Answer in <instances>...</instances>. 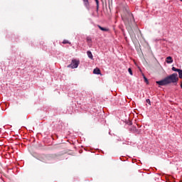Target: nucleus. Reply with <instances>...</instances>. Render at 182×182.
<instances>
[{
  "mask_svg": "<svg viewBox=\"0 0 182 182\" xmlns=\"http://www.w3.org/2000/svg\"><path fill=\"white\" fill-rule=\"evenodd\" d=\"M122 19L124 21L128 32H133V25H134V17L130 13L129 8H125L122 14Z\"/></svg>",
  "mask_w": 182,
  "mask_h": 182,
  "instance_id": "1",
  "label": "nucleus"
},
{
  "mask_svg": "<svg viewBox=\"0 0 182 182\" xmlns=\"http://www.w3.org/2000/svg\"><path fill=\"white\" fill-rule=\"evenodd\" d=\"M177 82H178V75L177 73H173L166 77L164 80L156 81V83L159 86H166V85H170V83L177 85Z\"/></svg>",
  "mask_w": 182,
  "mask_h": 182,
  "instance_id": "2",
  "label": "nucleus"
},
{
  "mask_svg": "<svg viewBox=\"0 0 182 182\" xmlns=\"http://www.w3.org/2000/svg\"><path fill=\"white\" fill-rule=\"evenodd\" d=\"M79 60H73L71 61V63L68 65V68H71V69H76L77 66H79Z\"/></svg>",
  "mask_w": 182,
  "mask_h": 182,
  "instance_id": "3",
  "label": "nucleus"
},
{
  "mask_svg": "<svg viewBox=\"0 0 182 182\" xmlns=\"http://www.w3.org/2000/svg\"><path fill=\"white\" fill-rule=\"evenodd\" d=\"M82 2L84 4V6H85L87 9H90V3H89V0H82Z\"/></svg>",
  "mask_w": 182,
  "mask_h": 182,
  "instance_id": "4",
  "label": "nucleus"
},
{
  "mask_svg": "<svg viewBox=\"0 0 182 182\" xmlns=\"http://www.w3.org/2000/svg\"><path fill=\"white\" fill-rule=\"evenodd\" d=\"M166 62V63H173V58H171V56L167 57Z\"/></svg>",
  "mask_w": 182,
  "mask_h": 182,
  "instance_id": "5",
  "label": "nucleus"
},
{
  "mask_svg": "<svg viewBox=\"0 0 182 182\" xmlns=\"http://www.w3.org/2000/svg\"><path fill=\"white\" fill-rule=\"evenodd\" d=\"M98 28L99 29H100V31H102L103 32H109V28H104L100 26H98Z\"/></svg>",
  "mask_w": 182,
  "mask_h": 182,
  "instance_id": "6",
  "label": "nucleus"
},
{
  "mask_svg": "<svg viewBox=\"0 0 182 182\" xmlns=\"http://www.w3.org/2000/svg\"><path fill=\"white\" fill-rule=\"evenodd\" d=\"M93 73L95 74V75H100V69H99V68H95V69H94V70H93Z\"/></svg>",
  "mask_w": 182,
  "mask_h": 182,
  "instance_id": "7",
  "label": "nucleus"
},
{
  "mask_svg": "<svg viewBox=\"0 0 182 182\" xmlns=\"http://www.w3.org/2000/svg\"><path fill=\"white\" fill-rule=\"evenodd\" d=\"M87 55L88 58H90V59H93V55L92 54L91 51H87Z\"/></svg>",
  "mask_w": 182,
  "mask_h": 182,
  "instance_id": "8",
  "label": "nucleus"
},
{
  "mask_svg": "<svg viewBox=\"0 0 182 182\" xmlns=\"http://www.w3.org/2000/svg\"><path fill=\"white\" fill-rule=\"evenodd\" d=\"M179 79H182V70L178 71Z\"/></svg>",
  "mask_w": 182,
  "mask_h": 182,
  "instance_id": "9",
  "label": "nucleus"
},
{
  "mask_svg": "<svg viewBox=\"0 0 182 182\" xmlns=\"http://www.w3.org/2000/svg\"><path fill=\"white\" fill-rule=\"evenodd\" d=\"M96 5H97V11H99V0H95Z\"/></svg>",
  "mask_w": 182,
  "mask_h": 182,
  "instance_id": "10",
  "label": "nucleus"
},
{
  "mask_svg": "<svg viewBox=\"0 0 182 182\" xmlns=\"http://www.w3.org/2000/svg\"><path fill=\"white\" fill-rule=\"evenodd\" d=\"M172 70H173V72H178V71L180 70V69L176 68L175 67H173V68H172Z\"/></svg>",
  "mask_w": 182,
  "mask_h": 182,
  "instance_id": "11",
  "label": "nucleus"
},
{
  "mask_svg": "<svg viewBox=\"0 0 182 182\" xmlns=\"http://www.w3.org/2000/svg\"><path fill=\"white\" fill-rule=\"evenodd\" d=\"M144 82H146V85H149V80H147V77L144 76Z\"/></svg>",
  "mask_w": 182,
  "mask_h": 182,
  "instance_id": "12",
  "label": "nucleus"
},
{
  "mask_svg": "<svg viewBox=\"0 0 182 182\" xmlns=\"http://www.w3.org/2000/svg\"><path fill=\"white\" fill-rule=\"evenodd\" d=\"M128 72H129V73L130 74V75H133V72L132 71V68H129L128 69Z\"/></svg>",
  "mask_w": 182,
  "mask_h": 182,
  "instance_id": "13",
  "label": "nucleus"
},
{
  "mask_svg": "<svg viewBox=\"0 0 182 182\" xmlns=\"http://www.w3.org/2000/svg\"><path fill=\"white\" fill-rule=\"evenodd\" d=\"M63 43L66 44V43H69V41H68V40H64L63 41Z\"/></svg>",
  "mask_w": 182,
  "mask_h": 182,
  "instance_id": "14",
  "label": "nucleus"
},
{
  "mask_svg": "<svg viewBox=\"0 0 182 182\" xmlns=\"http://www.w3.org/2000/svg\"><path fill=\"white\" fill-rule=\"evenodd\" d=\"M146 103H148V105H151V102H150V99H147L146 100Z\"/></svg>",
  "mask_w": 182,
  "mask_h": 182,
  "instance_id": "15",
  "label": "nucleus"
},
{
  "mask_svg": "<svg viewBox=\"0 0 182 182\" xmlns=\"http://www.w3.org/2000/svg\"><path fill=\"white\" fill-rule=\"evenodd\" d=\"M181 89H182V82H181Z\"/></svg>",
  "mask_w": 182,
  "mask_h": 182,
  "instance_id": "16",
  "label": "nucleus"
},
{
  "mask_svg": "<svg viewBox=\"0 0 182 182\" xmlns=\"http://www.w3.org/2000/svg\"><path fill=\"white\" fill-rule=\"evenodd\" d=\"M182 2V0H180Z\"/></svg>",
  "mask_w": 182,
  "mask_h": 182,
  "instance_id": "17",
  "label": "nucleus"
}]
</instances>
